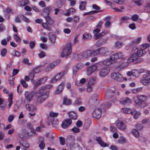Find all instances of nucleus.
Returning a JSON list of instances; mask_svg holds the SVG:
<instances>
[{"label":"nucleus","instance_id":"603ef678","mask_svg":"<svg viewBox=\"0 0 150 150\" xmlns=\"http://www.w3.org/2000/svg\"><path fill=\"white\" fill-rule=\"evenodd\" d=\"M74 136L71 135H69L67 137L66 140L69 142L73 141L74 140Z\"/></svg>","mask_w":150,"mask_h":150},{"label":"nucleus","instance_id":"5701e85b","mask_svg":"<svg viewBox=\"0 0 150 150\" xmlns=\"http://www.w3.org/2000/svg\"><path fill=\"white\" fill-rule=\"evenodd\" d=\"M25 106L27 110L29 111L32 112L36 110V107L33 105L27 104Z\"/></svg>","mask_w":150,"mask_h":150},{"label":"nucleus","instance_id":"49530a36","mask_svg":"<svg viewBox=\"0 0 150 150\" xmlns=\"http://www.w3.org/2000/svg\"><path fill=\"white\" fill-rule=\"evenodd\" d=\"M35 74L34 72L32 71V72L30 73L29 74V77L32 83L34 81L33 79L35 77Z\"/></svg>","mask_w":150,"mask_h":150},{"label":"nucleus","instance_id":"1a4fd4ad","mask_svg":"<svg viewBox=\"0 0 150 150\" xmlns=\"http://www.w3.org/2000/svg\"><path fill=\"white\" fill-rule=\"evenodd\" d=\"M102 114V110L101 109L97 108L95 109L92 113L93 117L97 119H100Z\"/></svg>","mask_w":150,"mask_h":150},{"label":"nucleus","instance_id":"aec40b11","mask_svg":"<svg viewBox=\"0 0 150 150\" xmlns=\"http://www.w3.org/2000/svg\"><path fill=\"white\" fill-rule=\"evenodd\" d=\"M144 80H142V83L144 85H146L150 81V75L147 73L145 77H144Z\"/></svg>","mask_w":150,"mask_h":150},{"label":"nucleus","instance_id":"423d86ee","mask_svg":"<svg viewBox=\"0 0 150 150\" xmlns=\"http://www.w3.org/2000/svg\"><path fill=\"white\" fill-rule=\"evenodd\" d=\"M95 56L100 54L102 55H105L106 53L108 52V49L107 48L101 47L99 49L94 50Z\"/></svg>","mask_w":150,"mask_h":150},{"label":"nucleus","instance_id":"9d476101","mask_svg":"<svg viewBox=\"0 0 150 150\" xmlns=\"http://www.w3.org/2000/svg\"><path fill=\"white\" fill-rule=\"evenodd\" d=\"M112 78L118 81H121L122 80V76L119 73H114L111 74Z\"/></svg>","mask_w":150,"mask_h":150},{"label":"nucleus","instance_id":"c03bdc74","mask_svg":"<svg viewBox=\"0 0 150 150\" xmlns=\"http://www.w3.org/2000/svg\"><path fill=\"white\" fill-rule=\"evenodd\" d=\"M139 16L137 14L133 15L131 18V19L133 21H136L138 19Z\"/></svg>","mask_w":150,"mask_h":150},{"label":"nucleus","instance_id":"c756f323","mask_svg":"<svg viewBox=\"0 0 150 150\" xmlns=\"http://www.w3.org/2000/svg\"><path fill=\"white\" fill-rule=\"evenodd\" d=\"M121 111L123 113L129 114L131 113L132 111L129 108H124L122 109Z\"/></svg>","mask_w":150,"mask_h":150},{"label":"nucleus","instance_id":"c9c22d12","mask_svg":"<svg viewBox=\"0 0 150 150\" xmlns=\"http://www.w3.org/2000/svg\"><path fill=\"white\" fill-rule=\"evenodd\" d=\"M105 34V33L104 32H102L98 34L95 35L94 38L95 39L97 40L101 37L102 36H103Z\"/></svg>","mask_w":150,"mask_h":150},{"label":"nucleus","instance_id":"79ce46f5","mask_svg":"<svg viewBox=\"0 0 150 150\" xmlns=\"http://www.w3.org/2000/svg\"><path fill=\"white\" fill-rule=\"evenodd\" d=\"M122 46V42H117L115 43V47L117 49H120L121 48Z\"/></svg>","mask_w":150,"mask_h":150},{"label":"nucleus","instance_id":"864d4df0","mask_svg":"<svg viewBox=\"0 0 150 150\" xmlns=\"http://www.w3.org/2000/svg\"><path fill=\"white\" fill-rule=\"evenodd\" d=\"M22 16L23 18H22V20L23 21H24L27 23H29L30 22V20L26 17L25 16H24L22 15L21 16V17Z\"/></svg>","mask_w":150,"mask_h":150},{"label":"nucleus","instance_id":"ea45409f","mask_svg":"<svg viewBox=\"0 0 150 150\" xmlns=\"http://www.w3.org/2000/svg\"><path fill=\"white\" fill-rule=\"evenodd\" d=\"M12 99H13V96L11 94H9V98H8V101H9V103L8 104V108H10L11 104L13 103L12 102Z\"/></svg>","mask_w":150,"mask_h":150},{"label":"nucleus","instance_id":"8fccbe9b","mask_svg":"<svg viewBox=\"0 0 150 150\" xmlns=\"http://www.w3.org/2000/svg\"><path fill=\"white\" fill-rule=\"evenodd\" d=\"M47 78L46 77H44L40 78L39 81L41 84L44 83L47 80Z\"/></svg>","mask_w":150,"mask_h":150},{"label":"nucleus","instance_id":"e2e57ef3","mask_svg":"<svg viewBox=\"0 0 150 150\" xmlns=\"http://www.w3.org/2000/svg\"><path fill=\"white\" fill-rule=\"evenodd\" d=\"M21 145L26 148H28L29 146V144L26 142H25L23 144L21 143Z\"/></svg>","mask_w":150,"mask_h":150},{"label":"nucleus","instance_id":"a18cd8bd","mask_svg":"<svg viewBox=\"0 0 150 150\" xmlns=\"http://www.w3.org/2000/svg\"><path fill=\"white\" fill-rule=\"evenodd\" d=\"M40 67H38L33 70V72H34L35 74H37L41 71L40 69Z\"/></svg>","mask_w":150,"mask_h":150},{"label":"nucleus","instance_id":"09e8293b","mask_svg":"<svg viewBox=\"0 0 150 150\" xmlns=\"http://www.w3.org/2000/svg\"><path fill=\"white\" fill-rule=\"evenodd\" d=\"M51 123L52 126L54 127H56L58 125V122L57 120H53L51 121Z\"/></svg>","mask_w":150,"mask_h":150},{"label":"nucleus","instance_id":"4c0bfd02","mask_svg":"<svg viewBox=\"0 0 150 150\" xmlns=\"http://www.w3.org/2000/svg\"><path fill=\"white\" fill-rule=\"evenodd\" d=\"M132 133L136 137H138L139 136V132L135 129L132 130Z\"/></svg>","mask_w":150,"mask_h":150},{"label":"nucleus","instance_id":"f704fd0d","mask_svg":"<svg viewBox=\"0 0 150 150\" xmlns=\"http://www.w3.org/2000/svg\"><path fill=\"white\" fill-rule=\"evenodd\" d=\"M91 38V35L89 34H84L83 35V40H89Z\"/></svg>","mask_w":150,"mask_h":150},{"label":"nucleus","instance_id":"680f3d73","mask_svg":"<svg viewBox=\"0 0 150 150\" xmlns=\"http://www.w3.org/2000/svg\"><path fill=\"white\" fill-rule=\"evenodd\" d=\"M54 14L55 15H57L58 13H62L63 11L62 10L58 8H55L54 9Z\"/></svg>","mask_w":150,"mask_h":150},{"label":"nucleus","instance_id":"39448f33","mask_svg":"<svg viewBox=\"0 0 150 150\" xmlns=\"http://www.w3.org/2000/svg\"><path fill=\"white\" fill-rule=\"evenodd\" d=\"M94 52V50H87L81 52L79 55L83 58L86 59L91 56H95Z\"/></svg>","mask_w":150,"mask_h":150},{"label":"nucleus","instance_id":"4d7b16f0","mask_svg":"<svg viewBox=\"0 0 150 150\" xmlns=\"http://www.w3.org/2000/svg\"><path fill=\"white\" fill-rule=\"evenodd\" d=\"M29 45L31 49H33L35 46V42L33 41H31L29 42Z\"/></svg>","mask_w":150,"mask_h":150},{"label":"nucleus","instance_id":"774afa93","mask_svg":"<svg viewBox=\"0 0 150 150\" xmlns=\"http://www.w3.org/2000/svg\"><path fill=\"white\" fill-rule=\"evenodd\" d=\"M74 150H82L81 148L79 145H75L74 146Z\"/></svg>","mask_w":150,"mask_h":150},{"label":"nucleus","instance_id":"7ed1b4c3","mask_svg":"<svg viewBox=\"0 0 150 150\" xmlns=\"http://www.w3.org/2000/svg\"><path fill=\"white\" fill-rule=\"evenodd\" d=\"M147 100V97L144 95L137 96L133 98L134 101L142 108L148 105V104L145 103Z\"/></svg>","mask_w":150,"mask_h":150},{"label":"nucleus","instance_id":"2eb2a0df","mask_svg":"<svg viewBox=\"0 0 150 150\" xmlns=\"http://www.w3.org/2000/svg\"><path fill=\"white\" fill-rule=\"evenodd\" d=\"M51 9L52 6H50L45 8L43 9L42 15L45 18L47 16H49Z\"/></svg>","mask_w":150,"mask_h":150},{"label":"nucleus","instance_id":"f257e3e1","mask_svg":"<svg viewBox=\"0 0 150 150\" xmlns=\"http://www.w3.org/2000/svg\"><path fill=\"white\" fill-rule=\"evenodd\" d=\"M53 86L49 84L42 87L36 93V103L41 104L44 102L49 97L50 92L49 91H46V89H49L52 88Z\"/></svg>","mask_w":150,"mask_h":150},{"label":"nucleus","instance_id":"f03ea898","mask_svg":"<svg viewBox=\"0 0 150 150\" xmlns=\"http://www.w3.org/2000/svg\"><path fill=\"white\" fill-rule=\"evenodd\" d=\"M141 51L142 50H138L136 47H133L132 50L133 54L127 60V62H130L134 61H136V63H137L142 62L143 61L142 58H138V57H141L142 54H145V53L143 52V51L142 52Z\"/></svg>","mask_w":150,"mask_h":150},{"label":"nucleus","instance_id":"0eeeda50","mask_svg":"<svg viewBox=\"0 0 150 150\" xmlns=\"http://www.w3.org/2000/svg\"><path fill=\"white\" fill-rule=\"evenodd\" d=\"M110 69L107 67L101 68L99 71V75L102 77L106 76L110 72Z\"/></svg>","mask_w":150,"mask_h":150},{"label":"nucleus","instance_id":"bb28decb","mask_svg":"<svg viewBox=\"0 0 150 150\" xmlns=\"http://www.w3.org/2000/svg\"><path fill=\"white\" fill-rule=\"evenodd\" d=\"M46 22L50 25H52L54 23V21L50 16H47L45 17Z\"/></svg>","mask_w":150,"mask_h":150},{"label":"nucleus","instance_id":"cd10ccee","mask_svg":"<svg viewBox=\"0 0 150 150\" xmlns=\"http://www.w3.org/2000/svg\"><path fill=\"white\" fill-rule=\"evenodd\" d=\"M49 36L51 42L53 43H54L56 40V37L54 35L51 33H49Z\"/></svg>","mask_w":150,"mask_h":150},{"label":"nucleus","instance_id":"20e7f679","mask_svg":"<svg viewBox=\"0 0 150 150\" xmlns=\"http://www.w3.org/2000/svg\"><path fill=\"white\" fill-rule=\"evenodd\" d=\"M71 46L70 42H68L65 47L63 49L62 52L61 54L62 57L67 58V56L71 53Z\"/></svg>","mask_w":150,"mask_h":150},{"label":"nucleus","instance_id":"2f4dec72","mask_svg":"<svg viewBox=\"0 0 150 150\" xmlns=\"http://www.w3.org/2000/svg\"><path fill=\"white\" fill-rule=\"evenodd\" d=\"M149 46V44H146L145 45H143L140 46V48H137L138 50H142L141 52L143 51V53H145V52L144 50L146 49Z\"/></svg>","mask_w":150,"mask_h":150},{"label":"nucleus","instance_id":"f8f14e48","mask_svg":"<svg viewBox=\"0 0 150 150\" xmlns=\"http://www.w3.org/2000/svg\"><path fill=\"white\" fill-rule=\"evenodd\" d=\"M72 121L70 119H67L63 121L62 124V127L64 129L67 128L72 123Z\"/></svg>","mask_w":150,"mask_h":150},{"label":"nucleus","instance_id":"a878e982","mask_svg":"<svg viewBox=\"0 0 150 150\" xmlns=\"http://www.w3.org/2000/svg\"><path fill=\"white\" fill-rule=\"evenodd\" d=\"M106 41V40L103 38H101L97 41L96 43V45L98 46H100L105 44Z\"/></svg>","mask_w":150,"mask_h":150},{"label":"nucleus","instance_id":"c85d7f7f","mask_svg":"<svg viewBox=\"0 0 150 150\" xmlns=\"http://www.w3.org/2000/svg\"><path fill=\"white\" fill-rule=\"evenodd\" d=\"M29 1L28 0H22L19 1L18 4L20 6H24L28 4Z\"/></svg>","mask_w":150,"mask_h":150},{"label":"nucleus","instance_id":"338daca9","mask_svg":"<svg viewBox=\"0 0 150 150\" xmlns=\"http://www.w3.org/2000/svg\"><path fill=\"white\" fill-rule=\"evenodd\" d=\"M110 129L112 133H114L116 132L117 131V129L114 127L111 126L110 127Z\"/></svg>","mask_w":150,"mask_h":150},{"label":"nucleus","instance_id":"6e6552de","mask_svg":"<svg viewBox=\"0 0 150 150\" xmlns=\"http://www.w3.org/2000/svg\"><path fill=\"white\" fill-rule=\"evenodd\" d=\"M110 58L113 62L119 59H123L124 58V55L121 52L115 53L110 56Z\"/></svg>","mask_w":150,"mask_h":150},{"label":"nucleus","instance_id":"f3484780","mask_svg":"<svg viewBox=\"0 0 150 150\" xmlns=\"http://www.w3.org/2000/svg\"><path fill=\"white\" fill-rule=\"evenodd\" d=\"M96 139L98 144H100L101 146L105 147L108 146V144L104 142L102 140L100 137H97Z\"/></svg>","mask_w":150,"mask_h":150},{"label":"nucleus","instance_id":"37998d69","mask_svg":"<svg viewBox=\"0 0 150 150\" xmlns=\"http://www.w3.org/2000/svg\"><path fill=\"white\" fill-rule=\"evenodd\" d=\"M20 83L25 88H27L28 87V85L23 79H21L20 81Z\"/></svg>","mask_w":150,"mask_h":150},{"label":"nucleus","instance_id":"58836bf2","mask_svg":"<svg viewBox=\"0 0 150 150\" xmlns=\"http://www.w3.org/2000/svg\"><path fill=\"white\" fill-rule=\"evenodd\" d=\"M54 65L52 64H51L45 69L46 71H48L52 69L54 67Z\"/></svg>","mask_w":150,"mask_h":150},{"label":"nucleus","instance_id":"5fc2aeb1","mask_svg":"<svg viewBox=\"0 0 150 150\" xmlns=\"http://www.w3.org/2000/svg\"><path fill=\"white\" fill-rule=\"evenodd\" d=\"M98 96L97 95H94L92 96L91 100L94 101V102H96L98 101Z\"/></svg>","mask_w":150,"mask_h":150},{"label":"nucleus","instance_id":"b1692460","mask_svg":"<svg viewBox=\"0 0 150 150\" xmlns=\"http://www.w3.org/2000/svg\"><path fill=\"white\" fill-rule=\"evenodd\" d=\"M68 114L70 118L74 120L76 119L77 115L75 112L73 111L69 112H68Z\"/></svg>","mask_w":150,"mask_h":150},{"label":"nucleus","instance_id":"393cba45","mask_svg":"<svg viewBox=\"0 0 150 150\" xmlns=\"http://www.w3.org/2000/svg\"><path fill=\"white\" fill-rule=\"evenodd\" d=\"M112 60L111 59L110 57V58H108L103 60L102 62L103 64L106 65H109L113 63Z\"/></svg>","mask_w":150,"mask_h":150},{"label":"nucleus","instance_id":"473e14b6","mask_svg":"<svg viewBox=\"0 0 150 150\" xmlns=\"http://www.w3.org/2000/svg\"><path fill=\"white\" fill-rule=\"evenodd\" d=\"M131 114L134 115V118L135 119H137L138 116L140 115V113L139 112H137V111L135 110L132 111Z\"/></svg>","mask_w":150,"mask_h":150},{"label":"nucleus","instance_id":"6ab92c4d","mask_svg":"<svg viewBox=\"0 0 150 150\" xmlns=\"http://www.w3.org/2000/svg\"><path fill=\"white\" fill-rule=\"evenodd\" d=\"M116 126L118 129L120 130H124L126 128V126L125 123L122 121H119L116 125Z\"/></svg>","mask_w":150,"mask_h":150},{"label":"nucleus","instance_id":"052dcab7","mask_svg":"<svg viewBox=\"0 0 150 150\" xmlns=\"http://www.w3.org/2000/svg\"><path fill=\"white\" fill-rule=\"evenodd\" d=\"M72 131L74 133H78L80 132V129L78 128L75 127L71 129Z\"/></svg>","mask_w":150,"mask_h":150},{"label":"nucleus","instance_id":"4468645a","mask_svg":"<svg viewBox=\"0 0 150 150\" xmlns=\"http://www.w3.org/2000/svg\"><path fill=\"white\" fill-rule=\"evenodd\" d=\"M97 66L95 65L88 67L87 69L86 74L88 75H91L97 69Z\"/></svg>","mask_w":150,"mask_h":150},{"label":"nucleus","instance_id":"72a5a7b5","mask_svg":"<svg viewBox=\"0 0 150 150\" xmlns=\"http://www.w3.org/2000/svg\"><path fill=\"white\" fill-rule=\"evenodd\" d=\"M42 26L43 28L45 29H47L49 31H51L52 30V28L48 26V23H42Z\"/></svg>","mask_w":150,"mask_h":150},{"label":"nucleus","instance_id":"6e6d98bb","mask_svg":"<svg viewBox=\"0 0 150 150\" xmlns=\"http://www.w3.org/2000/svg\"><path fill=\"white\" fill-rule=\"evenodd\" d=\"M58 115V113H54L52 111L50 112V117H57Z\"/></svg>","mask_w":150,"mask_h":150},{"label":"nucleus","instance_id":"ddd939ff","mask_svg":"<svg viewBox=\"0 0 150 150\" xmlns=\"http://www.w3.org/2000/svg\"><path fill=\"white\" fill-rule=\"evenodd\" d=\"M35 94L33 91L29 92L27 91L25 93V100L28 101L30 102L32 99L33 97Z\"/></svg>","mask_w":150,"mask_h":150},{"label":"nucleus","instance_id":"13d9d810","mask_svg":"<svg viewBox=\"0 0 150 150\" xmlns=\"http://www.w3.org/2000/svg\"><path fill=\"white\" fill-rule=\"evenodd\" d=\"M41 83L40 82L39 80L37 81L35 83L34 86V88H37L40 85H41Z\"/></svg>","mask_w":150,"mask_h":150},{"label":"nucleus","instance_id":"9b49d317","mask_svg":"<svg viewBox=\"0 0 150 150\" xmlns=\"http://www.w3.org/2000/svg\"><path fill=\"white\" fill-rule=\"evenodd\" d=\"M119 102L124 105H129L131 103L132 100L128 97H124L120 99Z\"/></svg>","mask_w":150,"mask_h":150},{"label":"nucleus","instance_id":"bf43d9fd","mask_svg":"<svg viewBox=\"0 0 150 150\" xmlns=\"http://www.w3.org/2000/svg\"><path fill=\"white\" fill-rule=\"evenodd\" d=\"M79 70V68L77 66H75L74 67L73 69L74 74L76 75L77 73V72Z\"/></svg>","mask_w":150,"mask_h":150},{"label":"nucleus","instance_id":"4be33fe9","mask_svg":"<svg viewBox=\"0 0 150 150\" xmlns=\"http://www.w3.org/2000/svg\"><path fill=\"white\" fill-rule=\"evenodd\" d=\"M67 71L66 70L60 72L57 74L55 76L56 77L57 79L58 80H60L63 77L64 75L67 73Z\"/></svg>","mask_w":150,"mask_h":150},{"label":"nucleus","instance_id":"0e129e2a","mask_svg":"<svg viewBox=\"0 0 150 150\" xmlns=\"http://www.w3.org/2000/svg\"><path fill=\"white\" fill-rule=\"evenodd\" d=\"M136 127L137 129L140 130L142 129L143 126L142 124H137L136 125Z\"/></svg>","mask_w":150,"mask_h":150},{"label":"nucleus","instance_id":"412c9836","mask_svg":"<svg viewBox=\"0 0 150 150\" xmlns=\"http://www.w3.org/2000/svg\"><path fill=\"white\" fill-rule=\"evenodd\" d=\"M71 100L67 98V96H64L63 98V103L64 105H69L71 104Z\"/></svg>","mask_w":150,"mask_h":150},{"label":"nucleus","instance_id":"dca6fc26","mask_svg":"<svg viewBox=\"0 0 150 150\" xmlns=\"http://www.w3.org/2000/svg\"><path fill=\"white\" fill-rule=\"evenodd\" d=\"M64 85L65 83L63 82L59 85L55 91V93L56 94H59L62 92L64 88Z\"/></svg>","mask_w":150,"mask_h":150},{"label":"nucleus","instance_id":"de8ad7c7","mask_svg":"<svg viewBox=\"0 0 150 150\" xmlns=\"http://www.w3.org/2000/svg\"><path fill=\"white\" fill-rule=\"evenodd\" d=\"M129 18L128 16H125L122 17L121 19V23H122L124 22L129 20Z\"/></svg>","mask_w":150,"mask_h":150},{"label":"nucleus","instance_id":"a211bd4d","mask_svg":"<svg viewBox=\"0 0 150 150\" xmlns=\"http://www.w3.org/2000/svg\"><path fill=\"white\" fill-rule=\"evenodd\" d=\"M114 93V91L111 90L107 91L105 95L106 98L107 99L110 98L113 96Z\"/></svg>","mask_w":150,"mask_h":150},{"label":"nucleus","instance_id":"3c124183","mask_svg":"<svg viewBox=\"0 0 150 150\" xmlns=\"http://www.w3.org/2000/svg\"><path fill=\"white\" fill-rule=\"evenodd\" d=\"M29 59L27 58L24 59L23 61V62L28 66H30L32 64V63L28 62Z\"/></svg>","mask_w":150,"mask_h":150},{"label":"nucleus","instance_id":"69168bd1","mask_svg":"<svg viewBox=\"0 0 150 150\" xmlns=\"http://www.w3.org/2000/svg\"><path fill=\"white\" fill-rule=\"evenodd\" d=\"M129 27L132 30L135 29L136 28L135 24L134 23L130 24L129 25Z\"/></svg>","mask_w":150,"mask_h":150},{"label":"nucleus","instance_id":"a19ab883","mask_svg":"<svg viewBox=\"0 0 150 150\" xmlns=\"http://www.w3.org/2000/svg\"><path fill=\"white\" fill-rule=\"evenodd\" d=\"M125 139L123 137H120L118 139V142L120 144H122L126 142Z\"/></svg>","mask_w":150,"mask_h":150},{"label":"nucleus","instance_id":"e433bc0d","mask_svg":"<svg viewBox=\"0 0 150 150\" xmlns=\"http://www.w3.org/2000/svg\"><path fill=\"white\" fill-rule=\"evenodd\" d=\"M96 78V77H94L90 79L88 84H89V85L93 86L95 83Z\"/></svg>","mask_w":150,"mask_h":150},{"label":"nucleus","instance_id":"7c9ffc66","mask_svg":"<svg viewBox=\"0 0 150 150\" xmlns=\"http://www.w3.org/2000/svg\"><path fill=\"white\" fill-rule=\"evenodd\" d=\"M86 2L81 1L80 3L79 8L81 10H85L86 9Z\"/></svg>","mask_w":150,"mask_h":150}]
</instances>
